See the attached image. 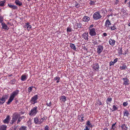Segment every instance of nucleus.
<instances>
[{
    "label": "nucleus",
    "mask_w": 130,
    "mask_h": 130,
    "mask_svg": "<svg viewBox=\"0 0 130 130\" xmlns=\"http://www.w3.org/2000/svg\"><path fill=\"white\" fill-rule=\"evenodd\" d=\"M19 92V90H16L15 91H13L12 93L10 95V98L8 101L7 102V104H9L12 102L15 96L18 94Z\"/></svg>",
    "instance_id": "obj_1"
},
{
    "label": "nucleus",
    "mask_w": 130,
    "mask_h": 130,
    "mask_svg": "<svg viewBox=\"0 0 130 130\" xmlns=\"http://www.w3.org/2000/svg\"><path fill=\"white\" fill-rule=\"evenodd\" d=\"M38 107L35 106L33 107L29 113V115L31 116H35L38 112Z\"/></svg>",
    "instance_id": "obj_2"
},
{
    "label": "nucleus",
    "mask_w": 130,
    "mask_h": 130,
    "mask_svg": "<svg viewBox=\"0 0 130 130\" xmlns=\"http://www.w3.org/2000/svg\"><path fill=\"white\" fill-rule=\"evenodd\" d=\"M19 114L17 113H14L13 115L12 120L10 122V123L13 124L15 122L19 117Z\"/></svg>",
    "instance_id": "obj_3"
},
{
    "label": "nucleus",
    "mask_w": 130,
    "mask_h": 130,
    "mask_svg": "<svg viewBox=\"0 0 130 130\" xmlns=\"http://www.w3.org/2000/svg\"><path fill=\"white\" fill-rule=\"evenodd\" d=\"M38 99V96L37 95H35L33 96L30 101V102L32 104H34L37 103V100Z\"/></svg>",
    "instance_id": "obj_4"
},
{
    "label": "nucleus",
    "mask_w": 130,
    "mask_h": 130,
    "mask_svg": "<svg viewBox=\"0 0 130 130\" xmlns=\"http://www.w3.org/2000/svg\"><path fill=\"white\" fill-rule=\"evenodd\" d=\"M101 16L100 15V13L98 12H96L93 15V18L95 20L99 19L101 18Z\"/></svg>",
    "instance_id": "obj_5"
},
{
    "label": "nucleus",
    "mask_w": 130,
    "mask_h": 130,
    "mask_svg": "<svg viewBox=\"0 0 130 130\" xmlns=\"http://www.w3.org/2000/svg\"><path fill=\"white\" fill-rule=\"evenodd\" d=\"M89 33L91 36H95L96 35V33L95 28H92L91 29L90 28L89 29Z\"/></svg>",
    "instance_id": "obj_6"
},
{
    "label": "nucleus",
    "mask_w": 130,
    "mask_h": 130,
    "mask_svg": "<svg viewBox=\"0 0 130 130\" xmlns=\"http://www.w3.org/2000/svg\"><path fill=\"white\" fill-rule=\"evenodd\" d=\"M97 53L99 54H100L103 50V46L101 45H99L97 46Z\"/></svg>",
    "instance_id": "obj_7"
},
{
    "label": "nucleus",
    "mask_w": 130,
    "mask_h": 130,
    "mask_svg": "<svg viewBox=\"0 0 130 130\" xmlns=\"http://www.w3.org/2000/svg\"><path fill=\"white\" fill-rule=\"evenodd\" d=\"M10 118L9 116H8L6 119L3 121V122L4 123L8 124L10 120Z\"/></svg>",
    "instance_id": "obj_8"
},
{
    "label": "nucleus",
    "mask_w": 130,
    "mask_h": 130,
    "mask_svg": "<svg viewBox=\"0 0 130 130\" xmlns=\"http://www.w3.org/2000/svg\"><path fill=\"white\" fill-rule=\"evenodd\" d=\"M122 130H127L128 127L126 124H122L121 126Z\"/></svg>",
    "instance_id": "obj_9"
},
{
    "label": "nucleus",
    "mask_w": 130,
    "mask_h": 130,
    "mask_svg": "<svg viewBox=\"0 0 130 130\" xmlns=\"http://www.w3.org/2000/svg\"><path fill=\"white\" fill-rule=\"evenodd\" d=\"M116 41L114 39H110L109 41V43L110 45L113 46L115 45Z\"/></svg>",
    "instance_id": "obj_10"
},
{
    "label": "nucleus",
    "mask_w": 130,
    "mask_h": 130,
    "mask_svg": "<svg viewBox=\"0 0 130 130\" xmlns=\"http://www.w3.org/2000/svg\"><path fill=\"white\" fill-rule=\"evenodd\" d=\"M27 78V75L25 74L22 75L21 77V80L24 81L26 80Z\"/></svg>",
    "instance_id": "obj_11"
},
{
    "label": "nucleus",
    "mask_w": 130,
    "mask_h": 130,
    "mask_svg": "<svg viewBox=\"0 0 130 130\" xmlns=\"http://www.w3.org/2000/svg\"><path fill=\"white\" fill-rule=\"evenodd\" d=\"M123 80L124 81L123 84L125 85H128L129 84V80L127 78H123Z\"/></svg>",
    "instance_id": "obj_12"
},
{
    "label": "nucleus",
    "mask_w": 130,
    "mask_h": 130,
    "mask_svg": "<svg viewBox=\"0 0 130 130\" xmlns=\"http://www.w3.org/2000/svg\"><path fill=\"white\" fill-rule=\"evenodd\" d=\"M111 24L109 21L108 20H107L105 23V26L107 27H109V26Z\"/></svg>",
    "instance_id": "obj_13"
},
{
    "label": "nucleus",
    "mask_w": 130,
    "mask_h": 130,
    "mask_svg": "<svg viewBox=\"0 0 130 130\" xmlns=\"http://www.w3.org/2000/svg\"><path fill=\"white\" fill-rule=\"evenodd\" d=\"M78 119L80 121L83 122L84 121L85 118H84V115L81 114L79 117Z\"/></svg>",
    "instance_id": "obj_14"
},
{
    "label": "nucleus",
    "mask_w": 130,
    "mask_h": 130,
    "mask_svg": "<svg viewBox=\"0 0 130 130\" xmlns=\"http://www.w3.org/2000/svg\"><path fill=\"white\" fill-rule=\"evenodd\" d=\"M34 121L35 124H40V119H39L37 117L35 118Z\"/></svg>",
    "instance_id": "obj_15"
},
{
    "label": "nucleus",
    "mask_w": 130,
    "mask_h": 130,
    "mask_svg": "<svg viewBox=\"0 0 130 130\" xmlns=\"http://www.w3.org/2000/svg\"><path fill=\"white\" fill-rule=\"evenodd\" d=\"M8 5L9 7L13 9H17L18 7L15 5H12L11 4H8Z\"/></svg>",
    "instance_id": "obj_16"
},
{
    "label": "nucleus",
    "mask_w": 130,
    "mask_h": 130,
    "mask_svg": "<svg viewBox=\"0 0 130 130\" xmlns=\"http://www.w3.org/2000/svg\"><path fill=\"white\" fill-rule=\"evenodd\" d=\"M2 28L6 30H8V28L7 26L4 23H2Z\"/></svg>",
    "instance_id": "obj_17"
},
{
    "label": "nucleus",
    "mask_w": 130,
    "mask_h": 130,
    "mask_svg": "<svg viewBox=\"0 0 130 130\" xmlns=\"http://www.w3.org/2000/svg\"><path fill=\"white\" fill-rule=\"evenodd\" d=\"M6 98L4 96L0 99V105L3 104L5 102Z\"/></svg>",
    "instance_id": "obj_18"
},
{
    "label": "nucleus",
    "mask_w": 130,
    "mask_h": 130,
    "mask_svg": "<svg viewBox=\"0 0 130 130\" xmlns=\"http://www.w3.org/2000/svg\"><path fill=\"white\" fill-rule=\"evenodd\" d=\"M66 96H62L60 98V100L61 102H64L66 100Z\"/></svg>",
    "instance_id": "obj_19"
},
{
    "label": "nucleus",
    "mask_w": 130,
    "mask_h": 130,
    "mask_svg": "<svg viewBox=\"0 0 130 130\" xmlns=\"http://www.w3.org/2000/svg\"><path fill=\"white\" fill-rule=\"evenodd\" d=\"M118 58H116L113 61H111L110 63V66L113 65L114 64L118 61Z\"/></svg>",
    "instance_id": "obj_20"
},
{
    "label": "nucleus",
    "mask_w": 130,
    "mask_h": 130,
    "mask_svg": "<svg viewBox=\"0 0 130 130\" xmlns=\"http://www.w3.org/2000/svg\"><path fill=\"white\" fill-rule=\"evenodd\" d=\"M90 19V18L87 16H84L83 18V20L85 22H88Z\"/></svg>",
    "instance_id": "obj_21"
},
{
    "label": "nucleus",
    "mask_w": 130,
    "mask_h": 130,
    "mask_svg": "<svg viewBox=\"0 0 130 130\" xmlns=\"http://www.w3.org/2000/svg\"><path fill=\"white\" fill-rule=\"evenodd\" d=\"M7 126L5 125H3L0 126V130H6Z\"/></svg>",
    "instance_id": "obj_22"
},
{
    "label": "nucleus",
    "mask_w": 130,
    "mask_h": 130,
    "mask_svg": "<svg viewBox=\"0 0 130 130\" xmlns=\"http://www.w3.org/2000/svg\"><path fill=\"white\" fill-rule=\"evenodd\" d=\"M93 68L95 70H97L99 69V66L97 63H96L93 65Z\"/></svg>",
    "instance_id": "obj_23"
},
{
    "label": "nucleus",
    "mask_w": 130,
    "mask_h": 130,
    "mask_svg": "<svg viewBox=\"0 0 130 130\" xmlns=\"http://www.w3.org/2000/svg\"><path fill=\"white\" fill-rule=\"evenodd\" d=\"M15 3L16 5L19 6H21L22 4V3L18 0H15Z\"/></svg>",
    "instance_id": "obj_24"
},
{
    "label": "nucleus",
    "mask_w": 130,
    "mask_h": 130,
    "mask_svg": "<svg viewBox=\"0 0 130 130\" xmlns=\"http://www.w3.org/2000/svg\"><path fill=\"white\" fill-rule=\"evenodd\" d=\"M83 38L86 40H87L88 38V33H84L83 35Z\"/></svg>",
    "instance_id": "obj_25"
},
{
    "label": "nucleus",
    "mask_w": 130,
    "mask_h": 130,
    "mask_svg": "<svg viewBox=\"0 0 130 130\" xmlns=\"http://www.w3.org/2000/svg\"><path fill=\"white\" fill-rule=\"evenodd\" d=\"M60 78L58 76H56L55 77L54 79V81H56L57 83L60 82Z\"/></svg>",
    "instance_id": "obj_26"
},
{
    "label": "nucleus",
    "mask_w": 130,
    "mask_h": 130,
    "mask_svg": "<svg viewBox=\"0 0 130 130\" xmlns=\"http://www.w3.org/2000/svg\"><path fill=\"white\" fill-rule=\"evenodd\" d=\"M123 113L124 116H126L127 117H128L129 115L128 111L127 110H125L124 111Z\"/></svg>",
    "instance_id": "obj_27"
},
{
    "label": "nucleus",
    "mask_w": 130,
    "mask_h": 130,
    "mask_svg": "<svg viewBox=\"0 0 130 130\" xmlns=\"http://www.w3.org/2000/svg\"><path fill=\"white\" fill-rule=\"evenodd\" d=\"M25 27L27 28L28 30H29L31 28V26L30 25H29L28 23H27L26 24Z\"/></svg>",
    "instance_id": "obj_28"
},
{
    "label": "nucleus",
    "mask_w": 130,
    "mask_h": 130,
    "mask_svg": "<svg viewBox=\"0 0 130 130\" xmlns=\"http://www.w3.org/2000/svg\"><path fill=\"white\" fill-rule=\"evenodd\" d=\"M18 116L19 117H18V120L17 122V124L19 123L22 119V117L20 116L19 114V116Z\"/></svg>",
    "instance_id": "obj_29"
},
{
    "label": "nucleus",
    "mask_w": 130,
    "mask_h": 130,
    "mask_svg": "<svg viewBox=\"0 0 130 130\" xmlns=\"http://www.w3.org/2000/svg\"><path fill=\"white\" fill-rule=\"evenodd\" d=\"M33 87L34 88H36L35 87L32 86L29 87L28 88V92L29 93H30V92L32 91V88Z\"/></svg>",
    "instance_id": "obj_30"
},
{
    "label": "nucleus",
    "mask_w": 130,
    "mask_h": 130,
    "mask_svg": "<svg viewBox=\"0 0 130 130\" xmlns=\"http://www.w3.org/2000/svg\"><path fill=\"white\" fill-rule=\"evenodd\" d=\"M116 124V123H115L113 124L111 128V130H115L116 127L115 125Z\"/></svg>",
    "instance_id": "obj_31"
},
{
    "label": "nucleus",
    "mask_w": 130,
    "mask_h": 130,
    "mask_svg": "<svg viewBox=\"0 0 130 130\" xmlns=\"http://www.w3.org/2000/svg\"><path fill=\"white\" fill-rule=\"evenodd\" d=\"M112 101V98H108L107 101V104H110Z\"/></svg>",
    "instance_id": "obj_32"
},
{
    "label": "nucleus",
    "mask_w": 130,
    "mask_h": 130,
    "mask_svg": "<svg viewBox=\"0 0 130 130\" xmlns=\"http://www.w3.org/2000/svg\"><path fill=\"white\" fill-rule=\"evenodd\" d=\"M75 25H76L77 27L79 28H81L82 26V24H80L79 23H77L76 24H75Z\"/></svg>",
    "instance_id": "obj_33"
},
{
    "label": "nucleus",
    "mask_w": 130,
    "mask_h": 130,
    "mask_svg": "<svg viewBox=\"0 0 130 130\" xmlns=\"http://www.w3.org/2000/svg\"><path fill=\"white\" fill-rule=\"evenodd\" d=\"M46 105L48 106H51V102L50 100H47V101Z\"/></svg>",
    "instance_id": "obj_34"
},
{
    "label": "nucleus",
    "mask_w": 130,
    "mask_h": 130,
    "mask_svg": "<svg viewBox=\"0 0 130 130\" xmlns=\"http://www.w3.org/2000/svg\"><path fill=\"white\" fill-rule=\"evenodd\" d=\"M126 67L125 65H123L122 66L120 67V69L122 70H124L125 69Z\"/></svg>",
    "instance_id": "obj_35"
},
{
    "label": "nucleus",
    "mask_w": 130,
    "mask_h": 130,
    "mask_svg": "<svg viewBox=\"0 0 130 130\" xmlns=\"http://www.w3.org/2000/svg\"><path fill=\"white\" fill-rule=\"evenodd\" d=\"M110 28L111 30H113L116 29V27L115 26V25H114L110 27Z\"/></svg>",
    "instance_id": "obj_36"
},
{
    "label": "nucleus",
    "mask_w": 130,
    "mask_h": 130,
    "mask_svg": "<svg viewBox=\"0 0 130 130\" xmlns=\"http://www.w3.org/2000/svg\"><path fill=\"white\" fill-rule=\"evenodd\" d=\"M44 119L45 118L44 117L40 119V124H41L43 121Z\"/></svg>",
    "instance_id": "obj_37"
},
{
    "label": "nucleus",
    "mask_w": 130,
    "mask_h": 130,
    "mask_svg": "<svg viewBox=\"0 0 130 130\" xmlns=\"http://www.w3.org/2000/svg\"><path fill=\"white\" fill-rule=\"evenodd\" d=\"M5 2L4 1H2L0 2V6H4Z\"/></svg>",
    "instance_id": "obj_38"
},
{
    "label": "nucleus",
    "mask_w": 130,
    "mask_h": 130,
    "mask_svg": "<svg viewBox=\"0 0 130 130\" xmlns=\"http://www.w3.org/2000/svg\"><path fill=\"white\" fill-rule=\"evenodd\" d=\"M26 127L24 126H21L20 128V130H26Z\"/></svg>",
    "instance_id": "obj_39"
},
{
    "label": "nucleus",
    "mask_w": 130,
    "mask_h": 130,
    "mask_svg": "<svg viewBox=\"0 0 130 130\" xmlns=\"http://www.w3.org/2000/svg\"><path fill=\"white\" fill-rule=\"evenodd\" d=\"M112 108L113 109V110H112L113 111L117 110L118 108L115 105H114L112 106Z\"/></svg>",
    "instance_id": "obj_40"
},
{
    "label": "nucleus",
    "mask_w": 130,
    "mask_h": 130,
    "mask_svg": "<svg viewBox=\"0 0 130 130\" xmlns=\"http://www.w3.org/2000/svg\"><path fill=\"white\" fill-rule=\"evenodd\" d=\"M49 127L47 125H46L44 128V130H49Z\"/></svg>",
    "instance_id": "obj_41"
},
{
    "label": "nucleus",
    "mask_w": 130,
    "mask_h": 130,
    "mask_svg": "<svg viewBox=\"0 0 130 130\" xmlns=\"http://www.w3.org/2000/svg\"><path fill=\"white\" fill-rule=\"evenodd\" d=\"M67 31L68 32H70L72 31V29L70 27H68L67 29Z\"/></svg>",
    "instance_id": "obj_42"
},
{
    "label": "nucleus",
    "mask_w": 130,
    "mask_h": 130,
    "mask_svg": "<svg viewBox=\"0 0 130 130\" xmlns=\"http://www.w3.org/2000/svg\"><path fill=\"white\" fill-rule=\"evenodd\" d=\"M128 104L127 102H124L123 104V105L124 106H126Z\"/></svg>",
    "instance_id": "obj_43"
},
{
    "label": "nucleus",
    "mask_w": 130,
    "mask_h": 130,
    "mask_svg": "<svg viewBox=\"0 0 130 130\" xmlns=\"http://www.w3.org/2000/svg\"><path fill=\"white\" fill-rule=\"evenodd\" d=\"M15 83V80L14 79H12L11 81V83L12 84H13Z\"/></svg>",
    "instance_id": "obj_44"
},
{
    "label": "nucleus",
    "mask_w": 130,
    "mask_h": 130,
    "mask_svg": "<svg viewBox=\"0 0 130 130\" xmlns=\"http://www.w3.org/2000/svg\"><path fill=\"white\" fill-rule=\"evenodd\" d=\"M87 124L88 126H90L91 125L90 121H88L87 122Z\"/></svg>",
    "instance_id": "obj_45"
},
{
    "label": "nucleus",
    "mask_w": 130,
    "mask_h": 130,
    "mask_svg": "<svg viewBox=\"0 0 130 130\" xmlns=\"http://www.w3.org/2000/svg\"><path fill=\"white\" fill-rule=\"evenodd\" d=\"M94 3V2L93 1H91L89 3L91 5H93Z\"/></svg>",
    "instance_id": "obj_46"
},
{
    "label": "nucleus",
    "mask_w": 130,
    "mask_h": 130,
    "mask_svg": "<svg viewBox=\"0 0 130 130\" xmlns=\"http://www.w3.org/2000/svg\"><path fill=\"white\" fill-rule=\"evenodd\" d=\"M84 130H89L88 127L87 126H86L85 129Z\"/></svg>",
    "instance_id": "obj_47"
},
{
    "label": "nucleus",
    "mask_w": 130,
    "mask_h": 130,
    "mask_svg": "<svg viewBox=\"0 0 130 130\" xmlns=\"http://www.w3.org/2000/svg\"><path fill=\"white\" fill-rule=\"evenodd\" d=\"M79 5L78 4H76L75 5V6L76 8H78L79 6Z\"/></svg>",
    "instance_id": "obj_48"
},
{
    "label": "nucleus",
    "mask_w": 130,
    "mask_h": 130,
    "mask_svg": "<svg viewBox=\"0 0 130 130\" xmlns=\"http://www.w3.org/2000/svg\"><path fill=\"white\" fill-rule=\"evenodd\" d=\"M93 26H93V24H92V25H91L90 26V27H89V29L90 28V29H91V28H92V27H93Z\"/></svg>",
    "instance_id": "obj_49"
},
{
    "label": "nucleus",
    "mask_w": 130,
    "mask_h": 130,
    "mask_svg": "<svg viewBox=\"0 0 130 130\" xmlns=\"http://www.w3.org/2000/svg\"><path fill=\"white\" fill-rule=\"evenodd\" d=\"M103 35L104 36H107V34L106 33H104Z\"/></svg>",
    "instance_id": "obj_50"
},
{
    "label": "nucleus",
    "mask_w": 130,
    "mask_h": 130,
    "mask_svg": "<svg viewBox=\"0 0 130 130\" xmlns=\"http://www.w3.org/2000/svg\"><path fill=\"white\" fill-rule=\"evenodd\" d=\"M70 46L72 48H73V44H71L70 45Z\"/></svg>",
    "instance_id": "obj_51"
},
{
    "label": "nucleus",
    "mask_w": 130,
    "mask_h": 130,
    "mask_svg": "<svg viewBox=\"0 0 130 130\" xmlns=\"http://www.w3.org/2000/svg\"><path fill=\"white\" fill-rule=\"evenodd\" d=\"M76 48H75V46L74 45V50H76Z\"/></svg>",
    "instance_id": "obj_52"
},
{
    "label": "nucleus",
    "mask_w": 130,
    "mask_h": 130,
    "mask_svg": "<svg viewBox=\"0 0 130 130\" xmlns=\"http://www.w3.org/2000/svg\"><path fill=\"white\" fill-rule=\"evenodd\" d=\"M99 105H102V103L100 102L99 101Z\"/></svg>",
    "instance_id": "obj_53"
},
{
    "label": "nucleus",
    "mask_w": 130,
    "mask_h": 130,
    "mask_svg": "<svg viewBox=\"0 0 130 130\" xmlns=\"http://www.w3.org/2000/svg\"><path fill=\"white\" fill-rule=\"evenodd\" d=\"M103 130H108L107 128H106L103 129Z\"/></svg>",
    "instance_id": "obj_54"
},
{
    "label": "nucleus",
    "mask_w": 130,
    "mask_h": 130,
    "mask_svg": "<svg viewBox=\"0 0 130 130\" xmlns=\"http://www.w3.org/2000/svg\"><path fill=\"white\" fill-rule=\"evenodd\" d=\"M128 4L129 5V6H130V2H129L128 3Z\"/></svg>",
    "instance_id": "obj_55"
},
{
    "label": "nucleus",
    "mask_w": 130,
    "mask_h": 130,
    "mask_svg": "<svg viewBox=\"0 0 130 130\" xmlns=\"http://www.w3.org/2000/svg\"><path fill=\"white\" fill-rule=\"evenodd\" d=\"M11 130H15V128H13Z\"/></svg>",
    "instance_id": "obj_56"
},
{
    "label": "nucleus",
    "mask_w": 130,
    "mask_h": 130,
    "mask_svg": "<svg viewBox=\"0 0 130 130\" xmlns=\"http://www.w3.org/2000/svg\"><path fill=\"white\" fill-rule=\"evenodd\" d=\"M128 25L130 26V21H129Z\"/></svg>",
    "instance_id": "obj_57"
},
{
    "label": "nucleus",
    "mask_w": 130,
    "mask_h": 130,
    "mask_svg": "<svg viewBox=\"0 0 130 130\" xmlns=\"http://www.w3.org/2000/svg\"><path fill=\"white\" fill-rule=\"evenodd\" d=\"M2 21V20L1 19H0V22L1 23Z\"/></svg>",
    "instance_id": "obj_58"
},
{
    "label": "nucleus",
    "mask_w": 130,
    "mask_h": 130,
    "mask_svg": "<svg viewBox=\"0 0 130 130\" xmlns=\"http://www.w3.org/2000/svg\"><path fill=\"white\" fill-rule=\"evenodd\" d=\"M1 11V9H0V12Z\"/></svg>",
    "instance_id": "obj_59"
},
{
    "label": "nucleus",
    "mask_w": 130,
    "mask_h": 130,
    "mask_svg": "<svg viewBox=\"0 0 130 130\" xmlns=\"http://www.w3.org/2000/svg\"><path fill=\"white\" fill-rule=\"evenodd\" d=\"M1 110H0V113H1Z\"/></svg>",
    "instance_id": "obj_60"
},
{
    "label": "nucleus",
    "mask_w": 130,
    "mask_h": 130,
    "mask_svg": "<svg viewBox=\"0 0 130 130\" xmlns=\"http://www.w3.org/2000/svg\"><path fill=\"white\" fill-rule=\"evenodd\" d=\"M28 1H29V0H27Z\"/></svg>",
    "instance_id": "obj_61"
}]
</instances>
